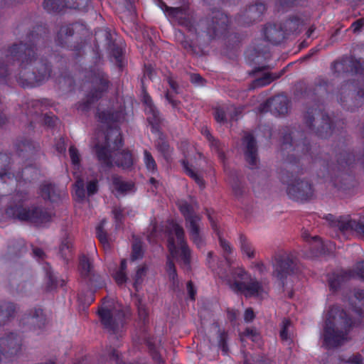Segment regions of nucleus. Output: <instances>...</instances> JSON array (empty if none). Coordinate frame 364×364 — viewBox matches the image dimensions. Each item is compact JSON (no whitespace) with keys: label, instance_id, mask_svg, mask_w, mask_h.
Masks as SVG:
<instances>
[{"label":"nucleus","instance_id":"obj_41","mask_svg":"<svg viewBox=\"0 0 364 364\" xmlns=\"http://www.w3.org/2000/svg\"><path fill=\"white\" fill-rule=\"evenodd\" d=\"M106 220H102L100 225L96 228V233L98 240L100 243L102 245L105 250H109L110 248V245L108 241L107 234L106 231L104 230V225Z\"/></svg>","mask_w":364,"mask_h":364},{"label":"nucleus","instance_id":"obj_14","mask_svg":"<svg viewBox=\"0 0 364 364\" xmlns=\"http://www.w3.org/2000/svg\"><path fill=\"white\" fill-rule=\"evenodd\" d=\"M172 232L176 235L179 246V247H177L178 250V257H173V259H176L183 269L189 270L191 263V250L185 240L184 230L178 224L173 223Z\"/></svg>","mask_w":364,"mask_h":364},{"label":"nucleus","instance_id":"obj_56","mask_svg":"<svg viewBox=\"0 0 364 364\" xmlns=\"http://www.w3.org/2000/svg\"><path fill=\"white\" fill-rule=\"evenodd\" d=\"M240 242L242 251L245 252L248 257H254V250H252L251 246L247 242L246 237L244 236L243 235H241L240 236Z\"/></svg>","mask_w":364,"mask_h":364},{"label":"nucleus","instance_id":"obj_36","mask_svg":"<svg viewBox=\"0 0 364 364\" xmlns=\"http://www.w3.org/2000/svg\"><path fill=\"white\" fill-rule=\"evenodd\" d=\"M112 182L114 188L120 193H126L133 188V183L123 181L122 177L117 175L112 176Z\"/></svg>","mask_w":364,"mask_h":364},{"label":"nucleus","instance_id":"obj_50","mask_svg":"<svg viewBox=\"0 0 364 364\" xmlns=\"http://www.w3.org/2000/svg\"><path fill=\"white\" fill-rule=\"evenodd\" d=\"M62 1L63 0H44L43 7L48 12L58 11L63 7Z\"/></svg>","mask_w":364,"mask_h":364},{"label":"nucleus","instance_id":"obj_22","mask_svg":"<svg viewBox=\"0 0 364 364\" xmlns=\"http://www.w3.org/2000/svg\"><path fill=\"white\" fill-rule=\"evenodd\" d=\"M168 249L169 255L166 257V272L168 274L169 280L172 282L173 287H178L179 281L176 268L173 262V257H177L178 250L175 242L174 237L170 234L168 239Z\"/></svg>","mask_w":364,"mask_h":364},{"label":"nucleus","instance_id":"obj_27","mask_svg":"<svg viewBox=\"0 0 364 364\" xmlns=\"http://www.w3.org/2000/svg\"><path fill=\"white\" fill-rule=\"evenodd\" d=\"M333 69L336 73L341 72H354L355 73L364 72L363 62L360 59L358 60L354 58L350 59H343L341 61H336L333 63Z\"/></svg>","mask_w":364,"mask_h":364},{"label":"nucleus","instance_id":"obj_17","mask_svg":"<svg viewBox=\"0 0 364 364\" xmlns=\"http://www.w3.org/2000/svg\"><path fill=\"white\" fill-rule=\"evenodd\" d=\"M23 348V337L17 333H9L0 338V360L1 356L10 358L20 353Z\"/></svg>","mask_w":364,"mask_h":364},{"label":"nucleus","instance_id":"obj_15","mask_svg":"<svg viewBox=\"0 0 364 364\" xmlns=\"http://www.w3.org/2000/svg\"><path fill=\"white\" fill-rule=\"evenodd\" d=\"M98 314L102 323L109 333L113 336V338L118 339L122 336L123 321L122 314H118V318H114V313L107 306H102L98 310Z\"/></svg>","mask_w":364,"mask_h":364},{"label":"nucleus","instance_id":"obj_2","mask_svg":"<svg viewBox=\"0 0 364 364\" xmlns=\"http://www.w3.org/2000/svg\"><path fill=\"white\" fill-rule=\"evenodd\" d=\"M226 262L229 269H220L218 274L221 279L228 282L232 290L242 294L245 297H259L263 295L264 289L261 282L252 278L243 269H231L228 259Z\"/></svg>","mask_w":364,"mask_h":364},{"label":"nucleus","instance_id":"obj_25","mask_svg":"<svg viewBox=\"0 0 364 364\" xmlns=\"http://www.w3.org/2000/svg\"><path fill=\"white\" fill-rule=\"evenodd\" d=\"M309 129L321 138H326L332 134V121L329 116L324 112L322 116H318L317 120Z\"/></svg>","mask_w":364,"mask_h":364},{"label":"nucleus","instance_id":"obj_43","mask_svg":"<svg viewBox=\"0 0 364 364\" xmlns=\"http://www.w3.org/2000/svg\"><path fill=\"white\" fill-rule=\"evenodd\" d=\"M90 0H64L66 7L81 11H85L88 7Z\"/></svg>","mask_w":364,"mask_h":364},{"label":"nucleus","instance_id":"obj_30","mask_svg":"<svg viewBox=\"0 0 364 364\" xmlns=\"http://www.w3.org/2000/svg\"><path fill=\"white\" fill-rule=\"evenodd\" d=\"M264 35L266 41L277 45L284 39L285 32L281 26L269 23L264 28Z\"/></svg>","mask_w":364,"mask_h":364},{"label":"nucleus","instance_id":"obj_20","mask_svg":"<svg viewBox=\"0 0 364 364\" xmlns=\"http://www.w3.org/2000/svg\"><path fill=\"white\" fill-rule=\"evenodd\" d=\"M46 109V106L41 102L33 101L29 104L27 114L32 117L33 120L53 127L56 124L58 119L54 114L44 113Z\"/></svg>","mask_w":364,"mask_h":364},{"label":"nucleus","instance_id":"obj_29","mask_svg":"<svg viewBox=\"0 0 364 364\" xmlns=\"http://www.w3.org/2000/svg\"><path fill=\"white\" fill-rule=\"evenodd\" d=\"M31 274L28 272H25L21 274H18L11 279L10 286L16 293H25L31 286Z\"/></svg>","mask_w":364,"mask_h":364},{"label":"nucleus","instance_id":"obj_16","mask_svg":"<svg viewBox=\"0 0 364 364\" xmlns=\"http://www.w3.org/2000/svg\"><path fill=\"white\" fill-rule=\"evenodd\" d=\"M275 259L273 276L284 284V280L287 276L297 273L299 270L297 260L292 255H281Z\"/></svg>","mask_w":364,"mask_h":364},{"label":"nucleus","instance_id":"obj_21","mask_svg":"<svg viewBox=\"0 0 364 364\" xmlns=\"http://www.w3.org/2000/svg\"><path fill=\"white\" fill-rule=\"evenodd\" d=\"M288 104L287 97L284 95H279L261 104L259 110L261 113L270 112L275 116L284 115L288 112Z\"/></svg>","mask_w":364,"mask_h":364},{"label":"nucleus","instance_id":"obj_62","mask_svg":"<svg viewBox=\"0 0 364 364\" xmlns=\"http://www.w3.org/2000/svg\"><path fill=\"white\" fill-rule=\"evenodd\" d=\"M47 284L48 288H49L50 289H53L58 286L63 287L64 284V281H58L54 275H53L52 274H49Z\"/></svg>","mask_w":364,"mask_h":364},{"label":"nucleus","instance_id":"obj_3","mask_svg":"<svg viewBox=\"0 0 364 364\" xmlns=\"http://www.w3.org/2000/svg\"><path fill=\"white\" fill-rule=\"evenodd\" d=\"M352 325L346 312L338 307L331 308L328 313L323 333V345L328 348L340 346Z\"/></svg>","mask_w":364,"mask_h":364},{"label":"nucleus","instance_id":"obj_23","mask_svg":"<svg viewBox=\"0 0 364 364\" xmlns=\"http://www.w3.org/2000/svg\"><path fill=\"white\" fill-rule=\"evenodd\" d=\"M24 326L31 330H38L44 328L47 323V318L41 308L35 307L29 310L22 319Z\"/></svg>","mask_w":364,"mask_h":364},{"label":"nucleus","instance_id":"obj_49","mask_svg":"<svg viewBox=\"0 0 364 364\" xmlns=\"http://www.w3.org/2000/svg\"><path fill=\"white\" fill-rule=\"evenodd\" d=\"M291 322L289 319H284L280 330V337L282 341L291 343V336L289 333V328L291 326Z\"/></svg>","mask_w":364,"mask_h":364},{"label":"nucleus","instance_id":"obj_13","mask_svg":"<svg viewBox=\"0 0 364 364\" xmlns=\"http://www.w3.org/2000/svg\"><path fill=\"white\" fill-rule=\"evenodd\" d=\"M355 87L352 82H346L339 89V102L348 109L353 110L360 106L364 100V89H360L355 93Z\"/></svg>","mask_w":364,"mask_h":364},{"label":"nucleus","instance_id":"obj_51","mask_svg":"<svg viewBox=\"0 0 364 364\" xmlns=\"http://www.w3.org/2000/svg\"><path fill=\"white\" fill-rule=\"evenodd\" d=\"M74 364H109V363L105 357H102L97 360L92 356L86 355Z\"/></svg>","mask_w":364,"mask_h":364},{"label":"nucleus","instance_id":"obj_10","mask_svg":"<svg viewBox=\"0 0 364 364\" xmlns=\"http://www.w3.org/2000/svg\"><path fill=\"white\" fill-rule=\"evenodd\" d=\"M229 19L227 15L220 10H213L208 16L200 21L201 28H205V31L210 38L218 37L227 31Z\"/></svg>","mask_w":364,"mask_h":364},{"label":"nucleus","instance_id":"obj_57","mask_svg":"<svg viewBox=\"0 0 364 364\" xmlns=\"http://www.w3.org/2000/svg\"><path fill=\"white\" fill-rule=\"evenodd\" d=\"M75 191L77 197L82 200L85 197V183L81 178H77L75 184Z\"/></svg>","mask_w":364,"mask_h":364},{"label":"nucleus","instance_id":"obj_33","mask_svg":"<svg viewBox=\"0 0 364 364\" xmlns=\"http://www.w3.org/2000/svg\"><path fill=\"white\" fill-rule=\"evenodd\" d=\"M114 163L123 169H129L134 164L132 154L128 150H123L114 154Z\"/></svg>","mask_w":364,"mask_h":364},{"label":"nucleus","instance_id":"obj_5","mask_svg":"<svg viewBox=\"0 0 364 364\" xmlns=\"http://www.w3.org/2000/svg\"><path fill=\"white\" fill-rule=\"evenodd\" d=\"M281 147L283 151H292L287 156L289 164L296 163L301 155H305L309 151V144L304 138L303 133L296 130L284 134Z\"/></svg>","mask_w":364,"mask_h":364},{"label":"nucleus","instance_id":"obj_38","mask_svg":"<svg viewBox=\"0 0 364 364\" xmlns=\"http://www.w3.org/2000/svg\"><path fill=\"white\" fill-rule=\"evenodd\" d=\"M59 254L66 263L72 258V242L68 237L62 240L59 248Z\"/></svg>","mask_w":364,"mask_h":364},{"label":"nucleus","instance_id":"obj_7","mask_svg":"<svg viewBox=\"0 0 364 364\" xmlns=\"http://www.w3.org/2000/svg\"><path fill=\"white\" fill-rule=\"evenodd\" d=\"M281 178L287 185L288 196L296 200H307L313 198L314 190L312 183L304 178L287 175V171L282 173Z\"/></svg>","mask_w":364,"mask_h":364},{"label":"nucleus","instance_id":"obj_39","mask_svg":"<svg viewBox=\"0 0 364 364\" xmlns=\"http://www.w3.org/2000/svg\"><path fill=\"white\" fill-rule=\"evenodd\" d=\"M213 326L217 329L218 347L222 350L224 354H228L229 351L227 345L228 333L224 329H221L217 323H214Z\"/></svg>","mask_w":364,"mask_h":364},{"label":"nucleus","instance_id":"obj_40","mask_svg":"<svg viewBox=\"0 0 364 364\" xmlns=\"http://www.w3.org/2000/svg\"><path fill=\"white\" fill-rule=\"evenodd\" d=\"M302 21L299 18L291 17L284 23V32L287 34L296 32L299 30Z\"/></svg>","mask_w":364,"mask_h":364},{"label":"nucleus","instance_id":"obj_63","mask_svg":"<svg viewBox=\"0 0 364 364\" xmlns=\"http://www.w3.org/2000/svg\"><path fill=\"white\" fill-rule=\"evenodd\" d=\"M16 149L20 152L28 151L31 149V143L27 139L19 141L16 144Z\"/></svg>","mask_w":364,"mask_h":364},{"label":"nucleus","instance_id":"obj_37","mask_svg":"<svg viewBox=\"0 0 364 364\" xmlns=\"http://www.w3.org/2000/svg\"><path fill=\"white\" fill-rule=\"evenodd\" d=\"M322 111L317 106H313L309 107L306 111L304 119L306 125L308 127L313 126V124L316 122V120L318 119V116H322Z\"/></svg>","mask_w":364,"mask_h":364},{"label":"nucleus","instance_id":"obj_47","mask_svg":"<svg viewBox=\"0 0 364 364\" xmlns=\"http://www.w3.org/2000/svg\"><path fill=\"white\" fill-rule=\"evenodd\" d=\"M80 273L83 277H89L91 275L92 266L89 259L82 255L80 259Z\"/></svg>","mask_w":364,"mask_h":364},{"label":"nucleus","instance_id":"obj_59","mask_svg":"<svg viewBox=\"0 0 364 364\" xmlns=\"http://www.w3.org/2000/svg\"><path fill=\"white\" fill-rule=\"evenodd\" d=\"M99 119L104 123H109L117 120L116 114L110 111L98 112Z\"/></svg>","mask_w":364,"mask_h":364},{"label":"nucleus","instance_id":"obj_6","mask_svg":"<svg viewBox=\"0 0 364 364\" xmlns=\"http://www.w3.org/2000/svg\"><path fill=\"white\" fill-rule=\"evenodd\" d=\"M178 205L185 218L186 228L188 230L191 240L198 248L203 247L205 241L200 233L201 217L194 211L193 205L186 200L178 201Z\"/></svg>","mask_w":364,"mask_h":364},{"label":"nucleus","instance_id":"obj_64","mask_svg":"<svg viewBox=\"0 0 364 364\" xmlns=\"http://www.w3.org/2000/svg\"><path fill=\"white\" fill-rule=\"evenodd\" d=\"M352 272L354 273V276L356 274L360 279H364V259L360 262H358Z\"/></svg>","mask_w":364,"mask_h":364},{"label":"nucleus","instance_id":"obj_60","mask_svg":"<svg viewBox=\"0 0 364 364\" xmlns=\"http://www.w3.org/2000/svg\"><path fill=\"white\" fill-rule=\"evenodd\" d=\"M240 336L242 342H244L245 337L250 338L253 341H255L258 337V333L255 329L246 328Z\"/></svg>","mask_w":364,"mask_h":364},{"label":"nucleus","instance_id":"obj_28","mask_svg":"<svg viewBox=\"0 0 364 364\" xmlns=\"http://www.w3.org/2000/svg\"><path fill=\"white\" fill-rule=\"evenodd\" d=\"M266 10V6L262 2H257L249 7L241 15L240 21L244 23H252L259 20Z\"/></svg>","mask_w":364,"mask_h":364},{"label":"nucleus","instance_id":"obj_45","mask_svg":"<svg viewBox=\"0 0 364 364\" xmlns=\"http://www.w3.org/2000/svg\"><path fill=\"white\" fill-rule=\"evenodd\" d=\"M74 34V30L70 25L62 26L58 33V40L61 45L67 43V38Z\"/></svg>","mask_w":364,"mask_h":364},{"label":"nucleus","instance_id":"obj_12","mask_svg":"<svg viewBox=\"0 0 364 364\" xmlns=\"http://www.w3.org/2000/svg\"><path fill=\"white\" fill-rule=\"evenodd\" d=\"M326 220L332 228H336L341 232L353 230L360 237L364 239V217L360 218L356 221L351 220L349 215L336 218L333 215L328 214L326 216Z\"/></svg>","mask_w":364,"mask_h":364},{"label":"nucleus","instance_id":"obj_11","mask_svg":"<svg viewBox=\"0 0 364 364\" xmlns=\"http://www.w3.org/2000/svg\"><path fill=\"white\" fill-rule=\"evenodd\" d=\"M8 215L20 220L30 221L36 224H41L49 221L50 214L44 208L38 206L24 208L21 205L11 207L6 210Z\"/></svg>","mask_w":364,"mask_h":364},{"label":"nucleus","instance_id":"obj_44","mask_svg":"<svg viewBox=\"0 0 364 364\" xmlns=\"http://www.w3.org/2000/svg\"><path fill=\"white\" fill-rule=\"evenodd\" d=\"M10 164L9 156L5 154L0 153V178L8 177L10 178L13 174L9 172L8 167Z\"/></svg>","mask_w":364,"mask_h":364},{"label":"nucleus","instance_id":"obj_58","mask_svg":"<svg viewBox=\"0 0 364 364\" xmlns=\"http://www.w3.org/2000/svg\"><path fill=\"white\" fill-rule=\"evenodd\" d=\"M144 162L146 166V168L150 171H155L156 170V164L155 160L154 159L152 155L149 151L145 150L144 152Z\"/></svg>","mask_w":364,"mask_h":364},{"label":"nucleus","instance_id":"obj_4","mask_svg":"<svg viewBox=\"0 0 364 364\" xmlns=\"http://www.w3.org/2000/svg\"><path fill=\"white\" fill-rule=\"evenodd\" d=\"M122 146V138L118 127H109L105 134V142L97 143L94 147L98 161L105 167L113 166L112 154Z\"/></svg>","mask_w":364,"mask_h":364},{"label":"nucleus","instance_id":"obj_42","mask_svg":"<svg viewBox=\"0 0 364 364\" xmlns=\"http://www.w3.org/2000/svg\"><path fill=\"white\" fill-rule=\"evenodd\" d=\"M166 11L168 15L176 20H181L188 16V11L186 7H168L166 6Z\"/></svg>","mask_w":364,"mask_h":364},{"label":"nucleus","instance_id":"obj_53","mask_svg":"<svg viewBox=\"0 0 364 364\" xmlns=\"http://www.w3.org/2000/svg\"><path fill=\"white\" fill-rule=\"evenodd\" d=\"M137 309L139 319L145 325L149 320V310L141 300L138 301Z\"/></svg>","mask_w":364,"mask_h":364},{"label":"nucleus","instance_id":"obj_32","mask_svg":"<svg viewBox=\"0 0 364 364\" xmlns=\"http://www.w3.org/2000/svg\"><path fill=\"white\" fill-rule=\"evenodd\" d=\"M354 277L352 270H341L333 273L328 277V283L331 289L337 290L341 285Z\"/></svg>","mask_w":364,"mask_h":364},{"label":"nucleus","instance_id":"obj_52","mask_svg":"<svg viewBox=\"0 0 364 364\" xmlns=\"http://www.w3.org/2000/svg\"><path fill=\"white\" fill-rule=\"evenodd\" d=\"M105 36L108 41V48L111 50L113 56L116 58L117 61H120V58L122 53V49L119 47H117L115 44L109 40L111 34L108 31L105 32Z\"/></svg>","mask_w":364,"mask_h":364},{"label":"nucleus","instance_id":"obj_31","mask_svg":"<svg viewBox=\"0 0 364 364\" xmlns=\"http://www.w3.org/2000/svg\"><path fill=\"white\" fill-rule=\"evenodd\" d=\"M40 194L44 200L51 203H57L60 200L63 193L52 183H43L40 188Z\"/></svg>","mask_w":364,"mask_h":364},{"label":"nucleus","instance_id":"obj_1","mask_svg":"<svg viewBox=\"0 0 364 364\" xmlns=\"http://www.w3.org/2000/svg\"><path fill=\"white\" fill-rule=\"evenodd\" d=\"M28 49H31L33 52L28 55L26 50V57L23 51L21 54L22 58H19L21 61L22 68L18 77V81L22 86H33L36 83L40 82L48 79L51 73V68L47 60L43 58L36 57L34 47L23 43Z\"/></svg>","mask_w":364,"mask_h":364},{"label":"nucleus","instance_id":"obj_55","mask_svg":"<svg viewBox=\"0 0 364 364\" xmlns=\"http://www.w3.org/2000/svg\"><path fill=\"white\" fill-rule=\"evenodd\" d=\"M147 272V267L146 264H143L141 267H139L136 269V272L133 277L134 279V285L136 289H137L138 285H140L143 281L144 277H145L146 273Z\"/></svg>","mask_w":364,"mask_h":364},{"label":"nucleus","instance_id":"obj_34","mask_svg":"<svg viewBox=\"0 0 364 364\" xmlns=\"http://www.w3.org/2000/svg\"><path fill=\"white\" fill-rule=\"evenodd\" d=\"M16 306L11 302L0 303V326L5 325L15 315Z\"/></svg>","mask_w":364,"mask_h":364},{"label":"nucleus","instance_id":"obj_46","mask_svg":"<svg viewBox=\"0 0 364 364\" xmlns=\"http://www.w3.org/2000/svg\"><path fill=\"white\" fill-rule=\"evenodd\" d=\"M182 164L183 168L186 171V173L196 181V183L199 186V187L201 189H203L205 186V183L202 177L200 175H198L196 172H195L193 169H191L188 166V162H186V161H183Z\"/></svg>","mask_w":364,"mask_h":364},{"label":"nucleus","instance_id":"obj_18","mask_svg":"<svg viewBox=\"0 0 364 364\" xmlns=\"http://www.w3.org/2000/svg\"><path fill=\"white\" fill-rule=\"evenodd\" d=\"M247 56L250 60L257 65L251 71L252 74H256L264 70H272L273 68V67L269 65H264V62L270 59L272 55L269 48L262 43L258 44L254 48L250 50Z\"/></svg>","mask_w":364,"mask_h":364},{"label":"nucleus","instance_id":"obj_8","mask_svg":"<svg viewBox=\"0 0 364 364\" xmlns=\"http://www.w3.org/2000/svg\"><path fill=\"white\" fill-rule=\"evenodd\" d=\"M26 50L28 55L33 52L23 43L14 44L8 49L5 56L0 58V85H6L11 80L13 73L11 65L15 60H19V58H22L21 53L23 51L26 55Z\"/></svg>","mask_w":364,"mask_h":364},{"label":"nucleus","instance_id":"obj_54","mask_svg":"<svg viewBox=\"0 0 364 364\" xmlns=\"http://www.w3.org/2000/svg\"><path fill=\"white\" fill-rule=\"evenodd\" d=\"M143 250L141 242L139 240H136L132 245V252L131 255V259L132 261L142 258Z\"/></svg>","mask_w":364,"mask_h":364},{"label":"nucleus","instance_id":"obj_61","mask_svg":"<svg viewBox=\"0 0 364 364\" xmlns=\"http://www.w3.org/2000/svg\"><path fill=\"white\" fill-rule=\"evenodd\" d=\"M69 154L71 161L74 165H78L80 162V156L78 150L74 146H70L69 148Z\"/></svg>","mask_w":364,"mask_h":364},{"label":"nucleus","instance_id":"obj_26","mask_svg":"<svg viewBox=\"0 0 364 364\" xmlns=\"http://www.w3.org/2000/svg\"><path fill=\"white\" fill-rule=\"evenodd\" d=\"M284 73V70H281L279 73H271L269 70H262L256 74L249 73L250 75L255 76L256 78L250 85L252 89L259 87H264L270 84L274 80L279 78Z\"/></svg>","mask_w":364,"mask_h":364},{"label":"nucleus","instance_id":"obj_24","mask_svg":"<svg viewBox=\"0 0 364 364\" xmlns=\"http://www.w3.org/2000/svg\"><path fill=\"white\" fill-rule=\"evenodd\" d=\"M243 144L245 146V158L250 168L258 167L259 160L257 154V146L255 137L250 133L245 135Z\"/></svg>","mask_w":364,"mask_h":364},{"label":"nucleus","instance_id":"obj_19","mask_svg":"<svg viewBox=\"0 0 364 364\" xmlns=\"http://www.w3.org/2000/svg\"><path fill=\"white\" fill-rule=\"evenodd\" d=\"M351 155L346 152L342 151L336 156V161H328V157H325L317 161L319 166L323 167L322 176L327 175H336L337 172L344 169L350 163Z\"/></svg>","mask_w":364,"mask_h":364},{"label":"nucleus","instance_id":"obj_48","mask_svg":"<svg viewBox=\"0 0 364 364\" xmlns=\"http://www.w3.org/2000/svg\"><path fill=\"white\" fill-rule=\"evenodd\" d=\"M156 146L158 151H160L166 159H167L170 152V146L161 133H159V136L156 141Z\"/></svg>","mask_w":364,"mask_h":364},{"label":"nucleus","instance_id":"obj_9","mask_svg":"<svg viewBox=\"0 0 364 364\" xmlns=\"http://www.w3.org/2000/svg\"><path fill=\"white\" fill-rule=\"evenodd\" d=\"M90 77L92 89L87 94L85 101L79 106V109L82 111L88 110L91 105L101 98L109 86V80L106 75L100 69L92 71Z\"/></svg>","mask_w":364,"mask_h":364},{"label":"nucleus","instance_id":"obj_35","mask_svg":"<svg viewBox=\"0 0 364 364\" xmlns=\"http://www.w3.org/2000/svg\"><path fill=\"white\" fill-rule=\"evenodd\" d=\"M145 112L147 114V121L149 124L151 125L153 131L159 132V127L161 119L159 117L158 110L155 107H149V109H145Z\"/></svg>","mask_w":364,"mask_h":364}]
</instances>
